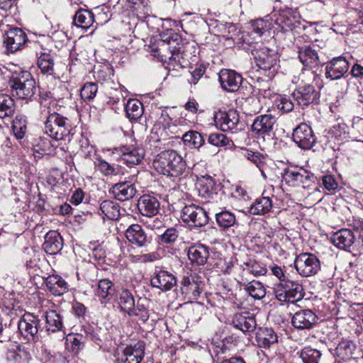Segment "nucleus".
<instances>
[{
  "label": "nucleus",
  "instance_id": "f257e3e1",
  "mask_svg": "<svg viewBox=\"0 0 363 363\" xmlns=\"http://www.w3.org/2000/svg\"><path fill=\"white\" fill-rule=\"evenodd\" d=\"M155 170L163 175L178 177L186 170V162L174 150H167L159 153L153 161Z\"/></svg>",
  "mask_w": 363,
  "mask_h": 363
},
{
  "label": "nucleus",
  "instance_id": "f03ea898",
  "mask_svg": "<svg viewBox=\"0 0 363 363\" xmlns=\"http://www.w3.org/2000/svg\"><path fill=\"white\" fill-rule=\"evenodd\" d=\"M73 130L71 121L55 111H53L45 121V133L56 141H70Z\"/></svg>",
  "mask_w": 363,
  "mask_h": 363
},
{
  "label": "nucleus",
  "instance_id": "7ed1b4c3",
  "mask_svg": "<svg viewBox=\"0 0 363 363\" xmlns=\"http://www.w3.org/2000/svg\"><path fill=\"white\" fill-rule=\"evenodd\" d=\"M12 94L21 99H30L36 91L35 81L31 74L25 70H16L9 79Z\"/></svg>",
  "mask_w": 363,
  "mask_h": 363
},
{
  "label": "nucleus",
  "instance_id": "20e7f679",
  "mask_svg": "<svg viewBox=\"0 0 363 363\" xmlns=\"http://www.w3.org/2000/svg\"><path fill=\"white\" fill-rule=\"evenodd\" d=\"M257 66L268 71L267 76L272 78L277 71L278 53L277 50L264 46L262 44L256 43L251 49Z\"/></svg>",
  "mask_w": 363,
  "mask_h": 363
},
{
  "label": "nucleus",
  "instance_id": "39448f33",
  "mask_svg": "<svg viewBox=\"0 0 363 363\" xmlns=\"http://www.w3.org/2000/svg\"><path fill=\"white\" fill-rule=\"evenodd\" d=\"M274 293L277 299L281 302L295 303L304 296L302 285L289 279L279 282L274 288Z\"/></svg>",
  "mask_w": 363,
  "mask_h": 363
},
{
  "label": "nucleus",
  "instance_id": "423d86ee",
  "mask_svg": "<svg viewBox=\"0 0 363 363\" xmlns=\"http://www.w3.org/2000/svg\"><path fill=\"white\" fill-rule=\"evenodd\" d=\"M317 48L316 45L311 44L299 47L298 50V59L304 67L302 74H311L313 79L318 77V74L313 69L322 65Z\"/></svg>",
  "mask_w": 363,
  "mask_h": 363
},
{
  "label": "nucleus",
  "instance_id": "0eeeda50",
  "mask_svg": "<svg viewBox=\"0 0 363 363\" xmlns=\"http://www.w3.org/2000/svg\"><path fill=\"white\" fill-rule=\"evenodd\" d=\"M283 179L291 186H301L303 188H309L317 181V177L310 171L302 168L295 167L286 169L283 174Z\"/></svg>",
  "mask_w": 363,
  "mask_h": 363
},
{
  "label": "nucleus",
  "instance_id": "6e6552de",
  "mask_svg": "<svg viewBox=\"0 0 363 363\" xmlns=\"http://www.w3.org/2000/svg\"><path fill=\"white\" fill-rule=\"evenodd\" d=\"M273 17L275 24L284 33L293 30L298 32L301 28V16L296 9L287 8L280 10Z\"/></svg>",
  "mask_w": 363,
  "mask_h": 363
},
{
  "label": "nucleus",
  "instance_id": "1a4fd4ad",
  "mask_svg": "<svg viewBox=\"0 0 363 363\" xmlns=\"http://www.w3.org/2000/svg\"><path fill=\"white\" fill-rule=\"evenodd\" d=\"M295 268L303 277L315 275L320 270L319 259L312 253H301L294 260Z\"/></svg>",
  "mask_w": 363,
  "mask_h": 363
},
{
  "label": "nucleus",
  "instance_id": "9d476101",
  "mask_svg": "<svg viewBox=\"0 0 363 363\" xmlns=\"http://www.w3.org/2000/svg\"><path fill=\"white\" fill-rule=\"evenodd\" d=\"M181 218L190 227L201 228L208 223V213L201 206L191 204L185 206L182 211Z\"/></svg>",
  "mask_w": 363,
  "mask_h": 363
},
{
  "label": "nucleus",
  "instance_id": "9b49d317",
  "mask_svg": "<svg viewBox=\"0 0 363 363\" xmlns=\"http://www.w3.org/2000/svg\"><path fill=\"white\" fill-rule=\"evenodd\" d=\"M138 174L139 170L135 168L128 177V180L116 183L111 186L109 191L113 195V197L116 200L125 201L133 199L135 196L137 189L133 182Z\"/></svg>",
  "mask_w": 363,
  "mask_h": 363
},
{
  "label": "nucleus",
  "instance_id": "f8f14e48",
  "mask_svg": "<svg viewBox=\"0 0 363 363\" xmlns=\"http://www.w3.org/2000/svg\"><path fill=\"white\" fill-rule=\"evenodd\" d=\"M216 125L224 132L238 133L242 129L239 114L236 111H219L214 116Z\"/></svg>",
  "mask_w": 363,
  "mask_h": 363
},
{
  "label": "nucleus",
  "instance_id": "ddd939ff",
  "mask_svg": "<svg viewBox=\"0 0 363 363\" xmlns=\"http://www.w3.org/2000/svg\"><path fill=\"white\" fill-rule=\"evenodd\" d=\"M40 319L30 313H26L18 323L20 334L28 341L38 340V332L40 330Z\"/></svg>",
  "mask_w": 363,
  "mask_h": 363
},
{
  "label": "nucleus",
  "instance_id": "4468645a",
  "mask_svg": "<svg viewBox=\"0 0 363 363\" xmlns=\"http://www.w3.org/2000/svg\"><path fill=\"white\" fill-rule=\"evenodd\" d=\"M294 143L303 150H310L316 143L317 138L312 128L306 123L297 125L292 135Z\"/></svg>",
  "mask_w": 363,
  "mask_h": 363
},
{
  "label": "nucleus",
  "instance_id": "2eb2a0df",
  "mask_svg": "<svg viewBox=\"0 0 363 363\" xmlns=\"http://www.w3.org/2000/svg\"><path fill=\"white\" fill-rule=\"evenodd\" d=\"M203 286L201 279L196 276L184 277L181 281L180 291L189 301H196L200 296Z\"/></svg>",
  "mask_w": 363,
  "mask_h": 363
},
{
  "label": "nucleus",
  "instance_id": "dca6fc26",
  "mask_svg": "<svg viewBox=\"0 0 363 363\" xmlns=\"http://www.w3.org/2000/svg\"><path fill=\"white\" fill-rule=\"evenodd\" d=\"M125 236L132 245L138 248L147 249L152 240L139 224L130 225L125 231Z\"/></svg>",
  "mask_w": 363,
  "mask_h": 363
},
{
  "label": "nucleus",
  "instance_id": "f3484780",
  "mask_svg": "<svg viewBox=\"0 0 363 363\" xmlns=\"http://www.w3.org/2000/svg\"><path fill=\"white\" fill-rule=\"evenodd\" d=\"M177 282V278L173 274L161 268H156L150 279L151 286L162 291H170Z\"/></svg>",
  "mask_w": 363,
  "mask_h": 363
},
{
  "label": "nucleus",
  "instance_id": "a211bd4d",
  "mask_svg": "<svg viewBox=\"0 0 363 363\" xmlns=\"http://www.w3.org/2000/svg\"><path fill=\"white\" fill-rule=\"evenodd\" d=\"M27 40V35L21 28H13L6 32L4 45L8 52L13 53L21 50Z\"/></svg>",
  "mask_w": 363,
  "mask_h": 363
},
{
  "label": "nucleus",
  "instance_id": "6ab92c4d",
  "mask_svg": "<svg viewBox=\"0 0 363 363\" xmlns=\"http://www.w3.org/2000/svg\"><path fill=\"white\" fill-rule=\"evenodd\" d=\"M350 68L349 62L343 57H334L325 63V75L331 80L345 77Z\"/></svg>",
  "mask_w": 363,
  "mask_h": 363
},
{
  "label": "nucleus",
  "instance_id": "aec40b11",
  "mask_svg": "<svg viewBox=\"0 0 363 363\" xmlns=\"http://www.w3.org/2000/svg\"><path fill=\"white\" fill-rule=\"evenodd\" d=\"M292 96L299 106H308L311 104L317 103L320 93L313 85L306 84L296 89Z\"/></svg>",
  "mask_w": 363,
  "mask_h": 363
},
{
  "label": "nucleus",
  "instance_id": "412c9836",
  "mask_svg": "<svg viewBox=\"0 0 363 363\" xmlns=\"http://www.w3.org/2000/svg\"><path fill=\"white\" fill-rule=\"evenodd\" d=\"M276 122V118L270 114L257 116L251 125V131L257 137L264 138L266 135L270 136Z\"/></svg>",
  "mask_w": 363,
  "mask_h": 363
},
{
  "label": "nucleus",
  "instance_id": "4be33fe9",
  "mask_svg": "<svg viewBox=\"0 0 363 363\" xmlns=\"http://www.w3.org/2000/svg\"><path fill=\"white\" fill-rule=\"evenodd\" d=\"M318 315L311 310L296 311L291 318L292 325L298 330H310L318 323Z\"/></svg>",
  "mask_w": 363,
  "mask_h": 363
},
{
  "label": "nucleus",
  "instance_id": "5701e85b",
  "mask_svg": "<svg viewBox=\"0 0 363 363\" xmlns=\"http://www.w3.org/2000/svg\"><path fill=\"white\" fill-rule=\"evenodd\" d=\"M331 242L339 249L351 252L354 247L355 235L351 229L342 228L332 235Z\"/></svg>",
  "mask_w": 363,
  "mask_h": 363
},
{
  "label": "nucleus",
  "instance_id": "b1692460",
  "mask_svg": "<svg viewBox=\"0 0 363 363\" xmlns=\"http://www.w3.org/2000/svg\"><path fill=\"white\" fill-rule=\"evenodd\" d=\"M145 342L138 341L134 345L127 346L118 358V363H140L145 354Z\"/></svg>",
  "mask_w": 363,
  "mask_h": 363
},
{
  "label": "nucleus",
  "instance_id": "393cba45",
  "mask_svg": "<svg viewBox=\"0 0 363 363\" xmlns=\"http://www.w3.org/2000/svg\"><path fill=\"white\" fill-rule=\"evenodd\" d=\"M121 160L128 167L139 164L144 157V150L134 145H125L119 148Z\"/></svg>",
  "mask_w": 363,
  "mask_h": 363
},
{
  "label": "nucleus",
  "instance_id": "a878e982",
  "mask_svg": "<svg viewBox=\"0 0 363 363\" xmlns=\"http://www.w3.org/2000/svg\"><path fill=\"white\" fill-rule=\"evenodd\" d=\"M219 82L223 89L227 91H237L242 82V76L234 70L223 69L218 74Z\"/></svg>",
  "mask_w": 363,
  "mask_h": 363
},
{
  "label": "nucleus",
  "instance_id": "bb28decb",
  "mask_svg": "<svg viewBox=\"0 0 363 363\" xmlns=\"http://www.w3.org/2000/svg\"><path fill=\"white\" fill-rule=\"evenodd\" d=\"M160 206L159 200L156 197L148 194L142 196L138 202L140 213L147 217L156 216L159 212Z\"/></svg>",
  "mask_w": 363,
  "mask_h": 363
},
{
  "label": "nucleus",
  "instance_id": "cd10ccee",
  "mask_svg": "<svg viewBox=\"0 0 363 363\" xmlns=\"http://www.w3.org/2000/svg\"><path fill=\"white\" fill-rule=\"evenodd\" d=\"M233 324L243 333L253 332L257 325L255 315L248 311L236 313L233 317Z\"/></svg>",
  "mask_w": 363,
  "mask_h": 363
},
{
  "label": "nucleus",
  "instance_id": "c85d7f7f",
  "mask_svg": "<svg viewBox=\"0 0 363 363\" xmlns=\"http://www.w3.org/2000/svg\"><path fill=\"white\" fill-rule=\"evenodd\" d=\"M355 350L356 345L352 340H342L338 343L333 353L334 363H342L351 359Z\"/></svg>",
  "mask_w": 363,
  "mask_h": 363
},
{
  "label": "nucleus",
  "instance_id": "c756f323",
  "mask_svg": "<svg viewBox=\"0 0 363 363\" xmlns=\"http://www.w3.org/2000/svg\"><path fill=\"white\" fill-rule=\"evenodd\" d=\"M162 41L167 43L170 52L169 63L173 61H179V55L184 52V43L181 35L172 33L166 38L162 39Z\"/></svg>",
  "mask_w": 363,
  "mask_h": 363
},
{
  "label": "nucleus",
  "instance_id": "7c9ffc66",
  "mask_svg": "<svg viewBox=\"0 0 363 363\" xmlns=\"http://www.w3.org/2000/svg\"><path fill=\"white\" fill-rule=\"evenodd\" d=\"M63 247L62 238L57 231L50 230L45 236L43 247L50 255H55L61 251Z\"/></svg>",
  "mask_w": 363,
  "mask_h": 363
},
{
  "label": "nucleus",
  "instance_id": "2f4dec72",
  "mask_svg": "<svg viewBox=\"0 0 363 363\" xmlns=\"http://www.w3.org/2000/svg\"><path fill=\"white\" fill-rule=\"evenodd\" d=\"M209 257V247L202 244L191 246L188 250V258L192 264L204 265Z\"/></svg>",
  "mask_w": 363,
  "mask_h": 363
},
{
  "label": "nucleus",
  "instance_id": "473e14b6",
  "mask_svg": "<svg viewBox=\"0 0 363 363\" xmlns=\"http://www.w3.org/2000/svg\"><path fill=\"white\" fill-rule=\"evenodd\" d=\"M256 340L260 347L269 348L278 342V335L272 328H259L256 333Z\"/></svg>",
  "mask_w": 363,
  "mask_h": 363
},
{
  "label": "nucleus",
  "instance_id": "72a5a7b5",
  "mask_svg": "<svg viewBox=\"0 0 363 363\" xmlns=\"http://www.w3.org/2000/svg\"><path fill=\"white\" fill-rule=\"evenodd\" d=\"M114 291L112 281L108 279H103L99 281L94 293L103 303L108 302L112 298Z\"/></svg>",
  "mask_w": 363,
  "mask_h": 363
},
{
  "label": "nucleus",
  "instance_id": "f704fd0d",
  "mask_svg": "<svg viewBox=\"0 0 363 363\" xmlns=\"http://www.w3.org/2000/svg\"><path fill=\"white\" fill-rule=\"evenodd\" d=\"M49 291L55 296H61L67 291V282L59 275H50L45 279Z\"/></svg>",
  "mask_w": 363,
  "mask_h": 363
},
{
  "label": "nucleus",
  "instance_id": "c9c22d12",
  "mask_svg": "<svg viewBox=\"0 0 363 363\" xmlns=\"http://www.w3.org/2000/svg\"><path fill=\"white\" fill-rule=\"evenodd\" d=\"M45 318V328L48 333H56L62 330L64 328L62 318L56 311H47Z\"/></svg>",
  "mask_w": 363,
  "mask_h": 363
},
{
  "label": "nucleus",
  "instance_id": "e433bc0d",
  "mask_svg": "<svg viewBox=\"0 0 363 363\" xmlns=\"http://www.w3.org/2000/svg\"><path fill=\"white\" fill-rule=\"evenodd\" d=\"M240 283L244 286L245 290L249 294V295L254 298L261 299L265 296V289L260 281L256 280L247 281V279L242 278Z\"/></svg>",
  "mask_w": 363,
  "mask_h": 363
},
{
  "label": "nucleus",
  "instance_id": "4c0bfd02",
  "mask_svg": "<svg viewBox=\"0 0 363 363\" xmlns=\"http://www.w3.org/2000/svg\"><path fill=\"white\" fill-rule=\"evenodd\" d=\"M184 145L190 149L199 150L204 143L203 136L196 130H189L183 135L182 137Z\"/></svg>",
  "mask_w": 363,
  "mask_h": 363
},
{
  "label": "nucleus",
  "instance_id": "58836bf2",
  "mask_svg": "<svg viewBox=\"0 0 363 363\" xmlns=\"http://www.w3.org/2000/svg\"><path fill=\"white\" fill-rule=\"evenodd\" d=\"M272 208V201L269 196L258 198L252 204L249 212L252 215H264L269 213Z\"/></svg>",
  "mask_w": 363,
  "mask_h": 363
},
{
  "label": "nucleus",
  "instance_id": "ea45409f",
  "mask_svg": "<svg viewBox=\"0 0 363 363\" xmlns=\"http://www.w3.org/2000/svg\"><path fill=\"white\" fill-rule=\"evenodd\" d=\"M100 211L107 219L116 220L120 218V206L118 203L111 201L105 200L100 204Z\"/></svg>",
  "mask_w": 363,
  "mask_h": 363
},
{
  "label": "nucleus",
  "instance_id": "a19ab883",
  "mask_svg": "<svg viewBox=\"0 0 363 363\" xmlns=\"http://www.w3.org/2000/svg\"><path fill=\"white\" fill-rule=\"evenodd\" d=\"M215 180L210 176H203L198 180L197 187L199 195L204 198H210L214 191Z\"/></svg>",
  "mask_w": 363,
  "mask_h": 363
},
{
  "label": "nucleus",
  "instance_id": "79ce46f5",
  "mask_svg": "<svg viewBox=\"0 0 363 363\" xmlns=\"http://www.w3.org/2000/svg\"><path fill=\"white\" fill-rule=\"evenodd\" d=\"M127 117L130 120L137 121L143 114V104L138 99H128L126 104H123Z\"/></svg>",
  "mask_w": 363,
  "mask_h": 363
},
{
  "label": "nucleus",
  "instance_id": "37998d69",
  "mask_svg": "<svg viewBox=\"0 0 363 363\" xmlns=\"http://www.w3.org/2000/svg\"><path fill=\"white\" fill-rule=\"evenodd\" d=\"M94 16L92 12L86 9H79L74 16L73 23L77 27L88 29L94 23Z\"/></svg>",
  "mask_w": 363,
  "mask_h": 363
},
{
  "label": "nucleus",
  "instance_id": "c03bdc74",
  "mask_svg": "<svg viewBox=\"0 0 363 363\" xmlns=\"http://www.w3.org/2000/svg\"><path fill=\"white\" fill-rule=\"evenodd\" d=\"M117 303L120 308L121 311L128 314L132 309H133L135 303L133 294L128 290H123L118 298H117Z\"/></svg>",
  "mask_w": 363,
  "mask_h": 363
},
{
  "label": "nucleus",
  "instance_id": "a18cd8bd",
  "mask_svg": "<svg viewBox=\"0 0 363 363\" xmlns=\"http://www.w3.org/2000/svg\"><path fill=\"white\" fill-rule=\"evenodd\" d=\"M15 111L14 101L6 94H0V118H10Z\"/></svg>",
  "mask_w": 363,
  "mask_h": 363
},
{
  "label": "nucleus",
  "instance_id": "49530a36",
  "mask_svg": "<svg viewBox=\"0 0 363 363\" xmlns=\"http://www.w3.org/2000/svg\"><path fill=\"white\" fill-rule=\"evenodd\" d=\"M38 65L42 73L47 75L54 74V57L48 53H43L38 57Z\"/></svg>",
  "mask_w": 363,
  "mask_h": 363
},
{
  "label": "nucleus",
  "instance_id": "de8ad7c7",
  "mask_svg": "<svg viewBox=\"0 0 363 363\" xmlns=\"http://www.w3.org/2000/svg\"><path fill=\"white\" fill-rule=\"evenodd\" d=\"M217 224L223 228H229L236 223V218L233 213L228 211H222L216 214Z\"/></svg>",
  "mask_w": 363,
  "mask_h": 363
},
{
  "label": "nucleus",
  "instance_id": "09e8293b",
  "mask_svg": "<svg viewBox=\"0 0 363 363\" xmlns=\"http://www.w3.org/2000/svg\"><path fill=\"white\" fill-rule=\"evenodd\" d=\"M300 357L303 363H319L321 353L316 349L306 347L301 350Z\"/></svg>",
  "mask_w": 363,
  "mask_h": 363
},
{
  "label": "nucleus",
  "instance_id": "8fccbe9b",
  "mask_svg": "<svg viewBox=\"0 0 363 363\" xmlns=\"http://www.w3.org/2000/svg\"><path fill=\"white\" fill-rule=\"evenodd\" d=\"M56 147L49 138L41 137L35 145L34 150L39 154L38 157H40V155L52 153Z\"/></svg>",
  "mask_w": 363,
  "mask_h": 363
},
{
  "label": "nucleus",
  "instance_id": "3c124183",
  "mask_svg": "<svg viewBox=\"0 0 363 363\" xmlns=\"http://www.w3.org/2000/svg\"><path fill=\"white\" fill-rule=\"evenodd\" d=\"M128 315L130 317H138V320L143 323H145L150 317L148 309L144 306V304L140 303L139 301L136 305H135L133 309H132Z\"/></svg>",
  "mask_w": 363,
  "mask_h": 363
},
{
  "label": "nucleus",
  "instance_id": "603ef678",
  "mask_svg": "<svg viewBox=\"0 0 363 363\" xmlns=\"http://www.w3.org/2000/svg\"><path fill=\"white\" fill-rule=\"evenodd\" d=\"M244 264L246 267L244 268L243 272L245 273L252 274L256 277L264 275L267 272V268L254 260H250L249 262H245Z\"/></svg>",
  "mask_w": 363,
  "mask_h": 363
},
{
  "label": "nucleus",
  "instance_id": "864d4df0",
  "mask_svg": "<svg viewBox=\"0 0 363 363\" xmlns=\"http://www.w3.org/2000/svg\"><path fill=\"white\" fill-rule=\"evenodd\" d=\"M98 91V85L94 82L86 83L81 89L80 96L84 101L93 99Z\"/></svg>",
  "mask_w": 363,
  "mask_h": 363
},
{
  "label": "nucleus",
  "instance_id": "5fc2aeb1",
  "mask_svg": "<svg viewBox=\"0 0 363 363\" xmlns=\"http://www.w3.org/2000/svg\"><path fill=\"white\" fill-rule=\"evenodd\" d=\"M208 142L214 146L225 147L232 141L223 133H213L208 135Z\"/></svg>",
  "mask_w": 363,
  "mask_h": 363
},
{
  "label": "nucleus",
  "instance_id": "6e6d98bb",
  "mask_svg": "<svg viewBox=\"0 0 363 363\" xmlns=\"http://www.w3.org/2000/svg\"><path fill=\"white\" fill-rule=\"evenodd\" d=\"M275 105L279 110L284 113H289L294 108V103L287 96H278L275 100Z\"/></svg>",
  "mask_w": 363,
  "mask_h": 363
},
{
  "label": "nucleus",
  "instance_id": "4d7b16f0",
  "mask_svg": "<svg viewBox=\"0 0 363 363\" xmlns=\"http://www.w3.org/2000/svg\"><path fill=\"white\" fill-rule=\"evenodd\" d=\"M96 167L98 170L104 176L116 175L118 174L117 168L113 164L108 163L102 159L97 160Z\"/></svg>",
  "mask_w": 363,
  "mask_h": 363
},
{
  "label": "nucleus",
  "instance_id": "13d9d810",
  "mask_svg": "<svg viewBox=\"0 0 363 363\" xmlns=\"http://www.w3.org/2000/svg\"><path fill=\"white\" fill-rule=\"evenodd\" d=\"M179 232L175 228H169L160 235V241L164 244L174 243L178 238Z\"/></svg>",
  "mask_w": 363,
  "mask_h": 363
},
{
  "label": "nucleus",
  "instance_id": "bf43d9fd",
  "mask_svg": "<svg viewBox=\"0 0 363 363\" xmlns=\"http://www.w3.org/2000/svg\"><path fill=\"white\" fill-rule=\"evenodd\" d=\"M12 128L14 135L18 139L23 138L26 131V121L22 118L16 117L13 121Z\"/></svg>",
  "mask_w": 363,
  "mask_h": 363
},
{
  "label": "nucleus",
  "instance_id": "052dcab7",
  "mask_svg": "<svg viewBox=\"0 0 363 363\" xmlns=\"http://www.w3.org/2000/svg\"><path fill=\"white\" fill-rule=\"evenodd\" d=\"M245 157L252 162H253L259 169H261L264 164V157L258 152L246 150Z\"/></svg>",
  "mask_w": 363,
  "mask_h": 363
},
{
  "label": "nucleus",
  "instance_id": "680f3d73",
  "mask_svg": "<svg viewBox=\"0 0 363 363\" xmlns=\"http://www.w3.org/2000/svg\"><path fill=\"white\" fill-rule=\"evenodd\" d=\"M206 70L204 65H200L191 72V77L188 79L190 84L196 85L199 81L203 77Z\"/></svg>",
  "mask_w": 363,
  "mask_h": 363
},
{
  "label": "nucleus",
  "instance_id": "e2e57ef3",
  "mask_svg": "<svg viewBox=\"0 0 363 363\" xmlns=\"http://www.w3.org/2000/svg\"><path fill=\"white\" fill-rule=\"evenodd\" d=\"M99 330H100L94 328L89 325L84 326V331L86 337L89 338L98 345H100L102 343V340L100 338L98 333Z\"/></svg>",
  "mask_w": 363,
  "mask_h": 363
},
{
  "label": "nucleus",
  "instance_id": "0e129e2a",
  "mask_svg": "<svg viewBox=\"0 0 363 363\" xmlns=\"http://www.w3.org/2000/svg\"><path fill=\"white\" fill-rule=\"evenodd\" d=\"M82 335H70L69 338L67 339V341L70 342L71 349L73 352L78 353L79 351L83 348L84 343L82 341Z\"/></svg>",
  "mask_w": 363,
  "mask_h": 363
},
{
  "label": "nucleus",
  "instance_id": "69168bd1",
  "mask_svg": "<svg viewBox=\"0 0 363 363\" xmlns=\"http://www.w3.org/2000/svg\"><path fill=\"white\" fill-rule=\"evenodd\" d=\"M322 182L324 187L328 191H334L337 189L338 184L334 176L331 174L323 176Z\"/></svg>",
  "mask_w": 363,
  "mask_h": 363
},
{
  "label": "nucleus",
  "instance_id": "338daca9",
  "mask_svg": "<svg viewBox=\"0 0 363 363\" xmlns=\"http://www.w3.org/2000/svg\"><path fill=\"white\" fill-rule=\"evenodd\" d=\"M267 27V23L262 19H258L253 22L252 28L253 30L261 35Z\"/></svg>",
  "mask_w": 363,
  "mask_h": 363
},
{
  "label": "nucleus",
  "instance_id": "774afa93",
  "mask_svg": "<svg viewBox=\"0 0 363 363\" xmlns=\"http://www.w3.org/2000/svg\"><path fill=\"white\" fill-rule=\"evenodd\" d=\"M72 311L79 318L84 317L86 313V307L82 303L75 302L72 305Z\"/></svg>",
  "mask_w": 363,
  "mask_h": 363
}]
</instances>
